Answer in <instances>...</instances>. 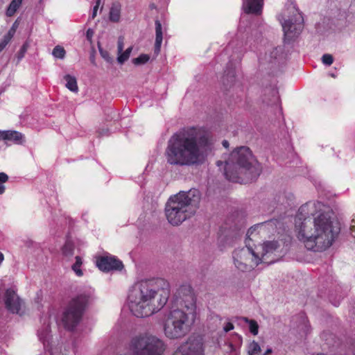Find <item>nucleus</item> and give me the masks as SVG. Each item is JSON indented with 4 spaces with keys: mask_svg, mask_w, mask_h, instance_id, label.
Here are the masks:
<instances>
[{
    "mask_svg": "<svg viewBox=\"0 0 355 355\" xmlns=\"http://www.w3.org/2000/svg\"><path fill=\"white\" fill-rule=\"evenodd\" d=\"M332 216L330 208L320 202L300 207L295 220V232L307 250L321 252L333 244L338 231Z\"/></svg>",
    "mask_w": 355,
    "mask_h": 355,
    "instance_id": "obj_1",
    "label": "nucleus"
},
{
    "mask_svg": "<svg viewBox=\"0 0 355 355\" xmlns=\"http://www.w3.org/2000/svg\"><path fill=\"white\" fill-rule=\"evenodd\" d=\"M214 147V140L207 130L198 128L183 129L167 142L165 156L174 166H200L205 163Z\"/></svg>",
    "mask_w": 355,
    "mask_h": 355,
    "instance_id": "obj_2",
    "label": "nucleus"
},
{
    "mask_svg": "<svg viewBox=\"0 0 355 355\" xmlns=\"http://www.w3.org/2000/svg\"><path fill=\"white\" fill-rule=\"evenodd\" d=\"M170 296V286L162 278L145 279L129 289L127 304L130 311H161Z\"/></svg>",
    "mask_w": 355,
    "mask_h": 355,
    "instance_id": "obj_3",
    "label": "nucleus"
},
{
    "mask_svg": "<svg viewBox=\"0 0 355 355\" xmlns=\"http://www.w3.org/2000/svg\"><path fill=\"white\" fill-rule=\"evenodd\" d=\"M220 167L224 165V173L232 182L248 183L257 178L261 166L247 146L235 148L230 154L224 155L216 162Z\"/></svg>",
    "mask_w": 355,
    "mask_h": 355,
    "instance_id": "obj_4",
    "label": "nucleus"
},
{
    "mask_svg": "<svg viewBox=\"0 0 355 355\" xmlns=\"http://www.w3.org/2000/svg\"><path fill=\"white\" fill-rule=\"evenodd\" d=\"M200 192L196 189L180 191L168 200L165 207L167 220L172 225H179L195 214L199 207Z\"/></svg>",
    "mask_w": 355,
    "mask_h": 355,
    "instance_id": "obj_5",
    "label": "nucleus"
},
{
    "mask_svg": "<svg viewBox=\"0 0 355 355\" xmlns=\"http://www.w3.org/2000/svg\"><path fill=\"white\" fill-rule=\"evenodd\" d=\"M164 325L166 337L175 339L186 335L193 324L196 312H168Z\"/></svg>",
    "mask_w": 355,
    "mask_h": 355,
    "instance_id": "obj_6",
    "label": "nucleus"
},
{
    "mask_svg": "<svg viewBox=\"0 0 355 355\" xmlns=\"http://www.w3.org/2000/svg\"><path fill=\"white\" fill-rule=\"evenodd\" d=\"M129 347L132 355H162L166 345L156 336H136L131 340Z\"/></svg>",
    "mask_w": 355,
    "mask_h": 355,
    "instance_id": "obj_7",
    "label": "nucleus"
},
{
    "mask_svg": "<svg viewBox=\"0 0 355 355\" xmlns=\"http://www.w3.org/2000/svg\"><path fill=\"white\" fill-rule=\"evenodd\" d=\"M232 260L235 268L241 272H250L261 263L258 248H252L248 243L245 247L233 251Z\"/></svg>",
    "mask_w": 355,
    "mask_h": 355,
    "instance_id": "obj_8",
    "label": "nucleus"
},
{
    "mask_svg": "<svg viewBox=\"0 0 355 355\" xmlns=\"http://www.w3.org/2000/svg\"><path fill=\"white\" fill-rule=\"evenodd\" d=\"M289 13L291 17L286 19V14L284 12L278 15V20L282 24L284 37L291 41L297 37L303 28V17L302 14L294 7H292Z\"/></svg>",
    "mask_w": 355,
    "mask_h": 355,
    "instance_id": "obj_9",
    "label": "nucleus"
},
{
    "mask_svg": "<svg viewBox=\"0 0 355 355\" xmlns=\"http://www.w3.org/2000/svg\"><path fill=\"white\" fill-rule=\"evenodd\" d=\"M173 311H195L197 308L196 297L192 288L189 285L180 286L174 295Z\"/></svg>",
    "mask_w": 355,
    "mask_h": 355,
    "instance_id": "obj_10",
    "label": "nucleus"
},
{
    "mask_svg": "<svg viewBox=\"0 0 355 355\" xmlns=\"http://www.w3.org/2000/svg\"><path fill=\"white\" fill-rule=\"evenodd\" d=\"M173 355H204L202 338L200 336L190 337Z\"/></svg>",
    "mask_w": 355,
    "mask_h": 355,
    "instance_id": "obj_11",
    "label": "nucleus"
},
{
    "mask_svg": "<svg viewBox=\"0 0 355 355\" xmlns=\"http://www.w3.org/2000/svg\"><path fill=\"white\" fill-rule=\"evenodd\" d=\"M279 247V243L273 241L265 242L262 245L255 248H258L261 263H274L277 259V257L280 256L279 254H277Z\"/></svg>",
    "mask_w": 355,
    "mask_h": 355,
    "instance_id": "obj_12",
    "label": "nucleus"
},
{
    "mask_svg": "<svg viewBox=\"0 0 355 355\" xmlns=\"http://www.w3.org/2000/svg\"><path fill=\"white\" fill-rule=\"evenodd\" d=\"M1 304H3L8 311H20L24 304L23 300L11 288L7 289L3 294L0 293Z\"/></svg>",
    "mask_w": 355,
    "mask_h": 355,
    "instance_id": "obj_13",
    "label": "nucleus"
},
{
    "mask_svg": "<svg viewBox=\"0 0 355 355\" xmlns=\"http://www.w3.org/2000/svg\"><path fill=\"white\" fill-rule=\"evenodd\" d=\"M57 315L58 320L57 323L62 326L65 329L72 331L77 326L82 318V312H59Z\"/></svg>",
    "mask_w": 355,
    "mask_h": 355,
    "instance_id": "obj_14",
    "label": "nucleus"
},
{
    "mask_svg": "<svg viewBox=\"0 0 355 355\" xmlns=\"http://www.w3.org/2000/svg\"><path fill=\"white\" fill-rule=\"evenodd\" d=\"M96 266L104 272L113 270H121L123 267L122 262L112 256H103L96 260Z\"/></svg>",
    "mask_w": 355,
    "mask_h": 355,
    "instance_id": "obj_15",
    "label": "nucleus"
},
{
    "mask_svg": "<svg viewBox=\"0 0 355 355\" xmlns=\"http://www.w3.org/2000/svg\"><path fill=\"white\" fill-rule=\"evenodd\" d=\"M282 59V52L280 47L268 49L265 54L260 58L262 64H268L272 67L279 63Z\"/></svg>",
    "mask_w": 355,
    "mask_h": 355,
    "instance_id": "obj_16",
    "label": "nucleus"
},
{
    "mask_svg": "<svg viewBox=\"0 0 355 355\" xmlns=\"http://www.w3.org/2000/svg\"><path fill=\"white\" fill-rule=\"evenodd\" d=\"M264 0H243L242 8L247 14L260 15L262 13Z\"/></svg>",
    "mask_w": 355,
    "mask_h": 355,
    "instance_id": "obj_17",
    "label": "nucleus"
},
{
    "mask_svg": "<svg viewBox=\"0 0 355 355\" xmlns=\"http://www.w3.org/2000/svg\"><path fill=\"white\" fill-rule=\"evenodd\" d=\"M0 140L10 141L19 145L25 141V137L22 133L16 130H0Z\"/></svg>",
    "mask_w": 355,
    "mask_h": 355,
    "instance_id": "obj_18",
    "label": "nucleus"
},
{
    "mask_svg": "<svg viewBox=\"0 0 355 355\" xmlns=\"http://www.w3.org/2000/svg\"><path fill=\"white\" fill-rule=\"evenodd\" d=\"M89 297L87 295H80L73 298L70 303L72 311H83L89 304Z\"/></svg>",
    "mask_w": 355,
    "mask_h": 355,
    "instance_id": "obj_19",
    "label": "nucleus"
},
{
    "mask_svg": "<svg viewBox=\"0 0 355 355\" xmlns=\"http://www.w3.org/2000/svg\"><path fill=\"white\" fill-rule=\"evenodd\" d=\"M121 6L119 3H113L109 13V19L112 22H119L121 18Z\"/></svg>",
    "mask_w": 355,
    "mask_h": 355,
    "instance_id": "obj_20",
    "label": "nucleus"
},
{
    "mask_svg": "<svg viewBox=\"0 0 355 355\" xmlns=\"http://www.w3.org/2000/svg\"><path fill=\"white\" fill-rule=\"evenodd\" d=\"M74 244L71 240H67L62 248V254L67 259L71 258L74 254Z\"/></svg>",
    "mask_w": 355,
    "mask_h": 355,
    "instance_id": "obj_21",
    "label": "nucleus"
},
{
    "mask_svg": "<svg viewBox=\"0 0 355 355\" xmlns=\"http://www.w3.org/2000/svg\"><path fill=\"white\" fill-rule=\"evenodd\" d=\"M155 33H156V38H155V51H159L161 44L162 42V24L159 21H155Z\"/></svg>",
    "mask_w": 355,
    "mask_h": 355,
    "instance_id": "obj_22",
    "label": "nucleus"
},
{
    "mask_svg": "<svg viewBox=\"0 0 355 355\" xmlns=\"http://www.w3.org/2000/svg\"><path fill=\"white\" fill-rule=\"evenodd\" d=\"M64 79L66 81L65 86L67 89L73 92H78V87L76 78L74 76L67 74L64 76Z\"/></svg>",
    "mask_w": 355,
    "mask_h": 355,
    "instance_id": "obj_23",
    "label": "nucleus"
},
{
    "mask_svg": "<svg viewBox=\"0 0 355 355\" xmlns=\"http://www.w3.org/2000/svg\"><path fill=\"white\" fill-rule=\"evenodd\" d=\"M273 223L274 222H264L262 223L255 225L253 227H251L247 232L248 238L250 240H252V239L251 238V236H253V234L254 232L257 231L259 233H260V232H261V228L268 227V226L270 225H272V224H274Z\"/></svg>",
    "mask_w": 355,
    "mask_h": 355,
    "instance_id": "obj_24",
    "label": "nucleus"
},
{
    "mask_svg": "<svg viewBox=\"0 0 355 355\" xmlns=\"http://www.w3.org/2000/svg\"><path fill=\"white\" fill-rule=\"evenodd\" d=\"M21 3L22 0H12L6 10V15L8 17L14 15L17 10L21 6Z\"/></svg>",
    "mask_w": 355,
    "mask_h": 355,
    "instance_id": "obj_25",
    "label": "nucleus"
},
{
    "mask_svg": "<svg viewBox=\"0 0 355 355\" xmlns=\"http://www.w3.org/2000/svg\"><path fill=\"white\" fill-rule=\"evenodd\" d=\"M75 259L76 262L72 265L71 268L78 277H82L83 275V270L80 269L83 264L82 258L79 256H76Z\"/></svg>",
    "mask_w": 355,
    "mask_h": 355,
    "instance_id": "obj_26",
    "label": "nucleus"
},
{
    "mask_svg": "<svg viewBox=\"0 0 355 355\" xmlns=\"http://www.w3.org/2000/svg\"><path fill=\"white\" fill-rule=\"evenodd\" d=\"M270 94H271V98L267 99L264 98V102L268 105L276 104L279 101V96L278 91L275 88H272L270 89Z\"/></svg>",
    "mask_w": 355,
    "mask_h": 355,
    "instance_id": "obj_27",
    "label": "nucleus"
},
{
    "mask_svg": "<svg viewBox=\"0 0 355 355\" xmlns=\"http://www.w3.org/2000/svg\"><path fill=\"white\" fill-rule=\"evenodd\" d=\"M132 51V46H130L124 52L122 51L121 53H118L119 56L117 58V61L119 63L123 64L126 60H128Z\"/></svg>",
    "mask_w": 355,
    "mask_h": 355,
    "instance_id": "obj_28",
    "label": "nucleus"
},
{
    "mask_svg": "<svg viewBox=\"0 0 355 355\" xmlns=\"http://www.w3.org/2000/svg\"><path fill=\"white\" fill-rule=\"evenodd\" d=\"M223 83L225 86H230L234 81V71H229L223 78Z\"/></svg>",
    "mask_w": 355,
    "mask_h": 355,
    "instance_id": "obj_29",
    "label": "nucleus"
},
{
    "mask_svg": "<svg viewBox=\"0 0 355 355\" xmlns=\"http://www.w3.org/2000/svg\"><path fill=\"white\" fill-rule=\"evenodd\" d=\"M66 51L64 49L60 46H56L52 51V55L60 59H63L65 57Z\"/></svg>",
    "mask_w": 355,
    "mask_h": 355,
    "instance_id": "obj_30",
    "label": "nucleus"
},
{
    "mask_svg": "<svg viewBox=\"0 0 355 355\" xmlns=\"http://www.w3.org/2000/svg\"><path fill=\"white\" fill-rule=\"evenodd\" d=\"M261 351V348L259 345L255 342H252L248 347V354L249 355H258Z\"/></svg>",
    "mask_w": 355,
    "mask_h": 355,
    "instance_id": "obj_31",
    "label": "nucleus"
},
{
    "mask_svg": "<svg viewBox=\"0 0 355 355\" xmlns=\"http://www.w3.org/2000/svg\"><path fill=\"white\" fill-rule=\"evenodd\" d=\"M150 57L146 54H141L138 58H134L132 60L133 64L135 65H139L145 64L148 61Z\"/></svg>",
    "mask_w": 355,
    "mask_h": 355,
    "instance_id": "obj_32",
    "label": "nucleus"
},
{
    "mask_svg": "<svg viewBox=\"0 0 355 355\" xmlns=\"http://www.w3.org/2000/svg\"><path fill=\"white\" fill-rule=\"evenodd\" d=\"M268 222H274L273 223L274 224H272V225H268V227L261 228V232H265V231L273 232L274 230H275L277 228V225L280 224L279 221L276 219L270 220H268Z\"/></svg>",
    "mask_w": 355,
    "mask_h": 355,
    "instance_id": "obj_33",
    "label": "nucleus"
},
{
    "mask_svg": "<svg viewBox=\"0 0 355 355\" xmlns=\"http://www.w3.org/2000/svg\"><path fill=\"white\" fill-rule=\"evenodd\" d=\"M322 62L324 64L330 66L334 62V58L332 55L325 53L322 57Z\"/></svg>",
    "mask_w": 355,
    "mask_h": 355,
    "instance_id": "obj_34",
    "label": "nucleus"
},
{
    "mask_svg": "<svg viewBox=\"0 0 355 355\" xmlns=\"http://www.w3.org/2000/svg\"><path fill=\"white\" fill-rule=\"evenodd\" d=\"M249 329H250V332L253 335H254V336L257 335L258 334V329H259V326H258V324L257 323V322L254 320H250L249 321Z\"/></svg>",
    "mask_w": 355,
    "mask_h": 355,
    "instance_id": "obj_35",
    "label": "nucleus"
},
{
    "mask_svg": "<svg viewBox=\"0 0 355 355\" xmlns=\"http://www.w3.org/2000/svg\"><path fill=\"white\" fill-rule=\"evenodd\" d=\"M28 44L25 43L23 44V46L21 47L20 50L17 54L18 62H19L24 57V55L28 49Z\"/></svg>",
    "mask_w": 355,
    "mask_h": 355,
    "instance_id": "obj_36",
    "label": "nucleus"
},
{
    "mask_svg": "<svg viewBox=\"0 0 355 355\" xmlns=\"http://www.w3.org/2000/svg\"><path fill=\"white\" fill-rule=\"evenodd\" d=\"M101 0H96V5L93 8V11H92V15L89 17V19H93L96 17L99 5L101 3Z\"/></svg>",
    "mask_w": 355,
    "mask_h": 355,
    "instance_id": "obj_37",
    "label": "nucleus"
},
{
    "mask_svg": "<svg viewBox=\"0 0 355 355\" xmlns=\"http://www.w3.org/2000/svg\"><path fill=\"white\" fill-rule=\"evenodd\" d=\"M123 50V37H119L117 44V51L118 53H121Z\"/></svg>",
    "mask_w": 355,
    "mask_h": 355,
    "instance_id": "obj_38",
    "label": "nucleus"
},
{
    "mask_svg": "<svg viewBox=\"0 0 355 355\" xmlns=\"http://www.w3.org/2000/svg\"><path fill=\"white\" fill-rule=\"evenodd\" d=\"M17 28H18V22H17V21H15L13 23L12 27L10 28V29L8 31V33H10V35H12L14 36Z\"/></svg>",
    "mask_w": 355,
    "mask_h": 355,
    "instance_id": "obj_39",
    "label": "nucleus"
},
{
    "mask_svg": "<svg viewBox=\"0 0 355 355\" xmlns=\"http://www.w3.org/2000/svg\"><path fill=\"white\" fill-rule=\"evenodd\" d=\"M8 180V176L5 173H0V183H4Z\"/></svg>",
    "mask_w": 355,
    "mask_h": 355,
    "instance_id": "obj_40",
    "label": "nucleus"
},
{
    "mask_svg": "<svg viewBox=\"0 0 355 355\" xmlns=\"http://www.w3.org/2000/svg\"><path fill=\"white\" fill-rule=\"evenodd\" d=\"M12 37L13 35H10V33H8L6 35H4L2 41L5 42L6 44H8L12 38Z\"/></svg>",
    "mask_w": 355,
    "mask_h": 355,
    "instance_id": "obj_41",
    "label": "nucleus"
},
{
    "mask_svg": "<svg viewBox=\"0 0 355 355\" xmlns=\"http://www.w3.org/2000/svg\"><path fill=\"white\" fill-rule=\"evenodd\" d=\"M12 37L13 35H10V33H8L6 35H4L2 41L5 42L6 44H8L12 38Z\"/></svg>",
    "mask_w": 355,
    "mask_h": 355,
    "instance_id": "obj_42",
    "label": "nucleus"
},
{
    "mask_svg": "<svg viewBox=\"0 0 355 355\" xmlns=\"http://www.w3.org/2000/svg\"><path fill=\"white\" fill-rule=\"evenodd\" d=\"M233 329H234V325L231 322H227L223 327V329L225 332H228Z\"/></svg>",
    "mask_w": 355,
    "mask_h": 355,
    "instance_id": "obj_43",
    "label": "nucleus"
},
{
    "mask_svg": "<svg viewBox=\"0 0 355 355\" xmlns=\"http://www.w3.org/2000/svg\"><path fill=\"white\" fill-rule=\"evenodd\" d=\"M94 35V31L91 28H89L87 31V33H86V37L87 38L88 40H91L92 37Z\"/></svg>",
    "mask_w": 355,
    "mask_h": 355,
    "instance_id": "obj_44",
    "label": "nucleus"
},
{
    "mask_svg": "<svg viewBox=\"0 0 355 355\" xmlns=\"http://www.w3.org/2000/svg\"><path fill=\"white\" fill-rule=\"evenodd\" d=\"M135 315L138 318H144V317L148 316V315H144L143 312H141V311L136 312V314H135Z\"/></svg>",
    "mask_w": 355,
    "mask_h": 355,
    "instance_id": "obj_45",
    "label": "nucleus"
},
{
    "mask_svg": "<svg viewBox=\"0 0 355 355\" xmlns=\"http://www.w3.org/2000/svg\"><path fill=\"white\" fill-rule=\"evenodd\" d=\"M108 130L107 129H102L101 130H100L98 132V134L100 136H103V135H105L107 132Z\"/></svg>",
    "mask_w": 355,
    "mask_h": 355,
    "instance_id": "obj_46",
    "label": "nucleus"
},
{
    "mask_svg": "<svg viewBox=\"0 0 355 355\" xmlns=\"http://www.w3.org/2000/svg\"><path fill=\"white\" fill-rule=\"evenodd\" d=\"M6 46H7V44L5 42H3V41H1L0 42V52L2 51Z\"/></svg>",
    "mask_w": 355,
    "mask_h": 355,
    "instance_id": "obj_47",
    "label": "nucleus"
},
{
    "mask_svg": "<svg viewBox=\"0 0 355 355\" xmlns=\"http://www.w3.org/2000/svg\"><path fill=\"white\" fill-rule=\"evenodd\" d=\"M222 145L225 148H227L230 146V144L227 140H223L222 142Z\"/></svg>",
    "mask_w": 355,
    "mask_h": 355,
    "instance_id": "obj_48",
    "label": "nucleus"
},
{
    "mask_svg": "<svg viewBox=\"0 0 355 355\" xmlns=\"http://www.w3.org/2000/svg\"><path fill=\"white\" fill-rule=\"evenodd\" d=\"M5 191V186L3 183H0V195L3 193Z\"/></svg>",
    "mask_w": 355,
    "mask_h": 355,
    "instance_id": "obj_49",
    "label": "nucleus"
},
{
    "mask_svg": "<svg viewBox=\"0 0 355 355\" xmlns=\"http://www.w3.org/2000/svg\"><path fill=\"white\" fill-rule=\"evenodd\" d=\"M34 244L35 243H34V242L33 241L29 240V241H26V245L27 247L33 246Z\"/></svg>",
    "mask_w": 355,
    "mask_h": 355,
    "instance_id": "obj_50",
    "label": "nucleus"
},
{
    "mask_svg": "<svg viewBox=\"0 0 355 355\" xmlns=\"http://www.w3.org/2000/svg\"><path fill=\"white\" fill-rule=\"evenodd\" d=\"M4 259V256L3 254L0 252V265L1 264L2 261H3Z\"/></svg>",
    "mask_w": 355,
    "mask_h": 355,
    "instance_id": "obj_51",
    "label": "nucleus"
},
{
    "mask_svg": "<svg viewBox=\"0 0 355 355\" xmlns=\"http://www.w3.org/2000/svg\"><path fill=\"white\" fill-rule=\"evenodd\" d=\"M272 352V350L270 349H268L267 351H266V353L264 354V355H267V354H270Z\"/></svg>",
    "mask_w": 355,
    "mask_h": 355,
    "instance_id": "obj_52",
    "label": "nucleus"
},
{
    "mask_svg": "<svg viewBox=\"0 0 355 355\" xmlns=\"http://www.w3.org/2000/svg\"><path fill=\"white\" fill-rule=\"evenodd\" d=\"M330 76H331V77H333V78H335V77H336V76H335L334 73H331V74H330Z\"/></svg>",
    "mask_w": 355,
    "mask_h": 355,
    "instance_id": "obj_53",
    "label": "nucleus"
},
{
    "mask_svg": "<svg viewBox=\"0 0 355 355\" xmlns=\"http://www.w3.org/2000/svg\"><path fill=\"white\" fill-rule=\"evenodd\" d=\"M0 355H3V354H0Z\"/></svg>",
    "mask_w": 355,
    "mask_h": 355,
    "instance_id": "obj_54",
    "label": "nucleus"
}]
</instances>
